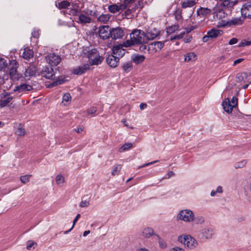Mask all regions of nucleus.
<instances>
[{
    "mask_svg": "<svg viewBox=\"0 0 251 251\" xmlns=\"http://www.w3.org/2000/svg\"><path fill=\"white\" fill-rule=\"evenodd\" d=\"M130 37L134 41L135 45L143 44L147 43L146 33L140 29H134L130 34Z\"/></svg>",
    "mask_w": 251,
    "mask_h": 251,
    "instance_id": "f257e3e1",
    "label": "nucleus"
},
{
    "mask_svg": "<svg viewBox=\"0 0 251 251\" xmlns=\"http://www.w3.org/2000/svg\"><path fill=\"white\" fill-rule=\"evenodd\" d=\"M178 241L190 249L196 248L198 245L197 240L189 235L179 236L178 237Z\"/></svg>",
    "mask_w": 251,
    "mask_h": 251,
    "instance_id": "f03ea898",
    "label": "nucleus"
},
{
    "mask_svg": "<svg viewBox=\"0 0 251 251\" xmlns=\"http://www.w3.org/2000/svg\"><path fill=\"white\" fill-rule=\"evenodd\" d=\"M194 219V214L192 211L184 209L179 211L176 216L177 220H181L186 222H191Z\"/></svg>",
    "mask_w": 251,
    "mask_h": 251,
    "instance_id": "7ed1b4c3",
    "label": "nucleus"
},
{
    "mask_svg": "<svg viewBox=\"0 0 251 251\" xmlns=\"http://www.w3.org/2000/svg\"><path fill=\"white\" fill-rule=\"evenodd\" d=\"M244 18L242 17H233L228 21H222L219 24H221V27L229 26H235L241 25L243 24Z\"/></svg>",
    "mask_w": 251,
    "mask_h": 251,
    "instance_id": "20e7f679",
    "label": "nucleus"
},
{
    "mask_svg": "<svg viewBox=\"0 0 251 251\" xmlns=\"http://www.w3.org/2000/svg\"><path fill=\"white\" fill-rule=\"evenodd\" d=\"M47 62L51 66H57L61 61V58L60 55L54 53H49L46 56Z\"/></svg>",
    "mask_w": 251,
    "mask_h": 251,
    "instance_id": "39448f33",
    "label": "nucleus"
},
{
    "mask_svg": "<svg viewBox=\"0 0 251 251\" xmlns=\"http://www.w3.org/2000/svg\"><path fill=\"white\" fill-rule=\"evenodd\" d=\"M241 13L244 19L251 18V1L247 2L243 5Z\"/></svg>",
    "mask_w": 251,
    "mask_h": 251,
    "instance_id": "423d86ee",
    "label": "nucleus"
},
{
    "mask_svg": "<svg viewBox=\"0 0 251 251\" xmlns=\"http://www.w3.org/2000/svg\"><path fill=\"white\" fill-rule=\"evenodd\" d=\"M110 29L108 25H102L99 27V34L100 38L103 40L107 39L110 37Z\"/></svg>",
    "mask_w": 251,
    "mask_h": 251,
    "instance_id": "0eeeda50",
    "label": "nucleus"
},
{
    "mask_svg": "<svg viewBox=\"0 0 251 251\" xmlns=\"http://www.w3.org/2000/svg\"><path fill=\"white\" fill-rule=\"evenodd\" d=\"M165 42V41L153 42L148 46V50L151 51V52H156L163 48Z\"/></svg>",
    "mask_w": 251,
    "mask_h": 251,
    "instance_id": "6e6552de",
    "label": "nucleus"
},
{
    "mask_svg": "<svg viewBox=\"0 0 251 251\" xmlns=\"http://www.w3.org/2000/svg\"><path fill=\"white\" fill-rule=\"evenodd\" d=\"M214 11L213 13V18L215 20H220L223 19L226 17V14L224 10L222 9L220 6H216L213 8Z\"/></svg>",
    "mask_w": 251,
    "mask_h": 251,
    "instance_id": "1a4fd4ad",
    "label": "nucleus"
},
{
    "mask_svg": "<svg viewBox=\"0 0 251 251\" xmlns=\"http://www.w3.org/2000/svg\"><path fill=\"white\" fill-rule=\"evenodd\" d=\"M41 75L48 79H52L54 77V71L51 67H46L44 68L41 72Z\"/></svg>",
    "mask_w": 251,
    "mask_h": 251,
    "instance_id": "9d476101",
    "label": "nucleus"
},
{
    "mask_svg": "<svg viewBox=\"0 0 251 251\" xmlns=\"http://www.w3.org/2000/svg\"><path fill=\"white\" fill-rule=\"evenodd\" d=\"M124 35V32L121 27H116L112 28L110 30V37L113 39H118L122 38Z\"/></svg>",
    "mask_w": 251,
    "mask_h": 251,
    "instance_id": "9b49d317",
    "label": "nucleus"
},
{
    "mask_svg": "<svg viewBox=\"0 0 251 251\" xmlns=\"http://www.w3.org/2000/svg\"><path fill=\"white\" fill-rule=\"evenodd\" d=\"M119 62V57H117L113 54H110L106 58L107 64L112 68L116 67Z\"/></svg>",
    "mask_w": 251,
    "mask_h": 251,
    "instance_id": "f8f14e48",
    "label": "nucleus"
},
{
    "mask_svg": "<svg viewBox=\"0 0 251 251\" xmlns=\"http://www.w3.org/2000/svg\"><path fill=\"white\" fill-rule=\"evenodd\" d=\"M125 54V51L123 49L122 44L115 46L112 48V54L113 55L116 56L117 57H122Z\"/></svg>",
    "mask_w": 251,
    "mask_h": 251,
    "instance_id": "ddd939ff",
    "label": "nucleus"
},
{
    "mask_svg": "<svg viewBox=\"0 0 251 251\" xmlns=\"http://www.w3.org/2000/svg\"><path fill=\"white\" fill-rule=\"evenodd\" d=\"M201 233L203 237L206 239H209L212 238L215 232L214 228L212 227H207L202 229Z\"/></svg>",
    "mask_w": 251,
    "mask_h": 251,
    "instance_id": "4468645a",
    "label": "nucleus"
},
{
    "mask_svg": "<svg viewBox=\"0 0 251 251\" xmlns=\"http://www.w3.org/2000/svg\"><path fill=\"white\" fill-rule=\"evenodd\" d=\"M160 35V31L157 30L156 28L149 30L146 33V38H147V42L150 40H153Z\"/></svg>",
    "mask_w": 251,
    "mask_h": 251,
    "instance_id": "2eb2a0df",
    "label": "nucleus"
},
{
    "mask_svg": "<svg viewBox=\"0 0 251 251\" xmlns=\"http://www.w3.org/2000/svg\"><path fill=\"white\" fill-rule=\"evenodd\" d=\"M1 100H0V106L3 107L6 106L12 100V97L8 96V94H1Z\"/></svg>",
    "mask_w": 251,
    "mask_h": 251,
    "instance_id": "dca6fc26",
    "label": "nucleus"
},
{
    "mask_svg": "<svg viewBox=\"0 0 251 251\" xmlns=\"http://www.w3.org/2000/svg\"><path fill=\"white\" fill-rule=\"evenodd\" d=\"M33 89L32 86L26 83H23L19 86H16V88L14 89L15 92L18 91L19 92H23L25 91H30Z\"/></svg>",
    "mask_w": 251,
    "mask_h": 251,
    "instance_id": "f3484780",
    "label": "nucleus"
},
{
    "mask_svg": "<svg viewBox=\"0 0 251 251\" xmlns=\"http://www.w3.org/2000/svg\"><path fill=\"white\" fill-rule=\"evenodd\" d=\"M90 69V65L88 64H83V65L78 67V68L74 69L73 73L75 75H81L84 73L86 71Z\"/></svg>",
    "mask_w": 251,
    "mask_h": 251,
    "instance_id": "a211bd4d",
    "label": "nucleus"
},
{
    "mask_svg": "<svg viewBox=\"0 0 251 251\" xmlns=\"http://www.w3.org/2000/svg\"><path fill=\"white\" fill-rule=\"evenodd\" d=\"M221 6L224 7H231L236 4L238 0H219Z\"/></svg>",
    "mask_w": 251,
    "mask_h": 251,
    "instance_id": "6ab92c4d",
    "label": "nucleus"
},
{
    "mask_svg": "<svg viewBox=\"0 0 251 251\" xmlns=\"http://www.w3.org/2000/svg\"><path fill=\"white\" fill-rule=\"evenodd\" d=\"M223 109L228 113H231L232 112L234 106L230 103L229 100L227 98L225 99L222 103Z\"/></svg>",
    "mask_w": 251,
    "mask_h": 251,
    "instance_id": "aec40b11",
    "label": "nucleus"
},
{
    "mask_svg": "<svg viewBox=\"0 0 251 251\" xmlns=\"http://www.w3.org/2000/svg\"><path fill=\"white\" fill-rule=\"evenodd\" d=\"M211 9L208 8L201 7L197 10V15L201 17H204L210 14Z\"/></svg>",
    "mask_w": 251,
    "mask_h": 251,
    "instance_id": "412c9836",
    "label": "nucleus"
},
{
    "mask_svg": "<svg viewBox=\"0 0 251 251\" xmlns=\"http://www.w3.org/2000/svg\"><path fill=\"white\" fill-rule=\"evenodd\" d=\"M132 61L136 64L142 63L145 59V56L143 55H133L131 58Z\"/></svg>",
    "mask_w": 251,
    "mask_h": 251,
    "instance_id": "4be33fe9",
    "label": "nucleus"
},
{
    "mask_svg": "<svg viewBox=\"0 0 251 251\" xmlns=\"http://www.w3.org/2000/svg\"><path fill=\"white\" fill-rule=\"evenodd\" d=\"M103 59L104 57L100 56L99 54L96 57H94L92 59L89 60V61L91 65H97L100 64Z\"/></svg>",
    "mask_w": 251,
    "mask_h": 251,
    "instance_id": "5701e85b",
    "label": "nucleus"
},
{
    "mask_svg": "<svg viewBox=\"0 0 251 251\" xmlns=\"http://www.w3.org/2000/svg\"><path fill=\"white\" fill-rule=\"evenodd\" d=\"M221 31H222L220 30L212 28L209 30L207 33L210 37V39H212L217 37L219 35H220L221 34L220 32Z\"/></svg>",
    "mask_w": 251,
    "mask_h": 251,
    "instance_id": "b1692460",
    "label": "nucleus"
},
{
    "mask_svg": "<svg viewBox=\"0 0 251 251\" xmlns=\"http://www.w3.org/2000/svg\"><path fill=\"white\" fill-rule=\"evenodd\" d=\"M97 107L95 106H92L88 108L87 111V115L86 116H89L91 117H95L96 115H98L99 113H97Z\"/></svg>",
    "mask_w": 251,
    "mask_h": 251,
    "instance_id": "393cba45",
    "label": "nucleus"
},
{
    "mask_svg": "<svg viewBox=\"0 0 251 251\" xmlns=\"http://www.w3.org/2000/svg\"><path fill=\"white\" fill-rule=\"evenodd\" d=\"M197 59V56L194 52H191L185 55L184 61H195Z\"/></svg>",
    "mask_w": 251,
    "mask_h": 251,
    "instance_id": "a878e982",
    "label": "nucleus"
},
{
    "mask_svg": "<svg viewBox=\"0 0 251 251\" xmlns=\"http://www.w3.org/2000/svg\"><path fill=\"white\" fill-rule=\"evenodd\" d=\"M78 19L80 23L83 24L90 23L91 21V18L85 16L83 14L79 15Z\"/></svg>",
    "mask_w": 251,
    "mask_h": 251,
    "instance_id": "bb28decb",
    "label": "nucleus"
},
{
    "mask_svg": "<svg viewBox=\"0 0 251 251\" xmlns=\"http://www.w3.org/2000/svg\"><path fill=\"white\" fill-rule=\"evenodd\" d=\"M33 56V51L29 49H25L23 53V57L26 59L29 60Z\"/></svg>",
    "mask_w": 251,
    "mask_h": 251,
    "instance_id": "cd10ccee",
    "label": "nucleus"
},
{
    "mask_svg": "<svg viewBox=\"0 0 251 251\" xmlns=\"http://www.w3.org/2000/svg\"><path fill=\"white\" fill-rule=\"evenodd\" d=\"M99 52L96 49H92L88 50L87 52V55L89 59V60L92 59L94 57H96L99 55Z\"/></svg>",
    "mask_w": 251,
    "mask_h": 251,
    "instance_id": "c85d7f7f",
    "label": "nucleus"
},
{
    "mask_svg": "<svg viewBox=\"0 0 251 251\" xmlns=\"http://www.w3.org/2000/svg\"><path fill=\"white\" fill-rule=\"evenodd\" d=\"M196 4V2L193 0H184L181 2L182 7L186 8L187 7H192Z\"/></svg>",
    "mask_w": 251,
    "mask_h": 251,
    "instance_id": "c756f323",
    "label": "nucleus"
},
{
    "mask_svg": "<svg viewBox=\"0 0 251 251\" xmlns=\"http://www.w3.org/2000/svg\"><path fill=\"white\" fill-rule=\"evenodd\" d=\"M122 67L123 71L127 73L131 71L132 68V64L131 62H125L122 64Z\"/></svg>",
    "mask_w": 251,
    "mask_h": 251,
    "instance_id": "7c9ffc66",
    "label": "nucleus"
},
{
    "mask_svg": "<svg viewBox=\"0 0 251 251\" xmlns=\"http://www.w3.org/2000/svg\"><path fill=\"white\" fill-rule=\"evenodd\" d=\"M154 231L152 228L148 227L144 229L143 231V235L146 237L149 238L153 234Z\"/></svg>",
    "mask_w": 251,
    "mask_h": 251,
    "instance_id": "2f4dec72",
    "label": "nucleus"
},
{
    "mask_svg": "<svg viewBox=\"0 0 251 251\" xmlns=\"http://www.w3.org/2000/svg\"><path fill=\"white\" fill-rule=\"evenodd\" d=\"M179 27V25H173L170 26L167 28V33L168 34H171L176 31Z\"/></svg>",
    "mask_w": 251,
    "mask_h": 251,
    "instance_id": "473e14b6",
    "label": "nucleus"
},
{
    "mask_svg": "<svg viewBox=\"0 0 251 251\" xmlns=\"http://www.w3.org/2000/svg\"><path fill=\"white\" fill-rule=\"evenodd\" d=\"M66 80L62 76L59 77L57 80L50 84L51 87H54L58 84H62L65 83Z\"/></svg>",
    "mask_w": 251,
    "mask_h": 251,
    "instance_id": "72a5a7b5",
    "label": "nucleus"
},
{
    "mask_svg": "<svg viewBox=\"0 0 251 251\" xmlns=\"http://www.w3.org/2000/svg\"><path fill=\"white\" fill-rule=\"evenodd\" d=\"M108 9L112 13H115L119 11L118 5L116 4L109 5Z\"/></svg>",
    "mask_w": 251,
    "mask_h": 251,
    "instance_id": "f704fd0d",
    "label": "nucleus"
},
{
    "mask_svg": "<svg viewBox=\"0 0 251 251\" xmlns=\"http://www.w3.org/2000/svg\"><path fill=\"white\" fill-rule=\"evenodd\" d=\"M143 7V3L142 0H138L137 3L135 4L134 7H132L133 11H136L137 10L140 11Z\"/></svg>",
    "mask_w": 251,
    "mask_h": 251,
    "instance_id": "c9c22d12",
    "label": "nucleus"
},
{
    "mask_svg": "<svg viewBox=\"0 0 251 251\" xmlns=\"http://www.w3.org/2000/svg\"><path fill=\"white\" fill-rule=\"evenodd\" d=\"M133 41H134L132 40V39H131V37H130V40H127L126 41L124 42L123 44H122V45L123 47H130L135 45Z\"/></svg>",
    "mask_w": 251,
    "mask_h": 251,
    "instance_id": "e433bc0d",
    "label": "nucleus"
},
{
    "mask_svg": "<svg viewBox=\"0 0 251 251\" xmlns=\"http://www.w3.org/2000/svg\"><path fill=\"white\" fill-rule=\"evenodd\" d=\"M109 19V16L107 14H102L99 16L98 20L100 22L106 23Z\"/></svg>",
    "mask_w": 251,
    "mask_h": 251,
    "instance_id": "4c0bfd02",
    "label": "nucleus"
},
{
    "mask_svg": "<svg viewBox=\"0 0 251 251\" xmlns=\"http://www.w3.org/2000/svg\"><path fill=\"white\" fill-rule=\"evenodd\" d=\"M70 3L67 0H63L61 1L58 4V7L60 9H65L70 6Z\"/></svg>",
    "mask_w": 251,
    "mask_h": 251,
    "instance_id": "58836bf2",
    "label": "nucleus"
},
{
    "mask_svg": "<svg viewBox=\"0 0 251 251\" xmlns=\"http://www.w3.org/2000/svg\"><path fill=\"white\" fill-rule=\"evenodd\" d=\"M7 66L6 60L3 58H0V71L6 69Z\"/></svg>",
    "mask_w": 251,
    "mask_h": 251,
    "instance_id": "ea45409f",
    "label": "nucleus"
},
{
    "mask_svg": "<svg viewBox=\"0 0 251 251\" xmlns=\"http://www.w3.org/2000/svg\"><path fill=\"white\" fill-rule=\"evenodd\" d=\"M132 144L130 143H125L120 149V151H126L132 148Z\"/></svg>",
    "mask_w": 251,
    "mask_h": 251,
    "instance_id": "a19ab883",
    "label": "nucleus"
},
{
    "mask_svg": "<svg viewBox=\"0 0 251 251\" xmlns=\"http://www.w3.org/2000/svg\"><path fill=\"white\" fill-rule=\"evenodd\" d=\"M56 183L58 185H62L64 182V178L61 175H58L55 178Z\"/></svg>",
    "mask_w": 251,
    "mask_h": 251,
    "instance_id": "79ce46f5",
    "label": "nucleus"
},
{
    "mask_svg": "<svg viewBox=\"0 0 251 251\" xmlns=\"http://www.w3.org/2000/svg\"><path fill=\"white\" fill-rule=\"evenodd\" d=\"M31 176V175H29L22 176L20 177L21 181H22V183L25 184L29 181Z\"/></svg>",
    "mask_w": 251,
    "mask_h": 251,
    "instance_id": "37998d69",
    "label": "nucleus"
},
{
    "mask_svg": "<svg viewBox=\"0 0 251 251\" xmlns=\"http://www.w3.org/2000/svg\"><path fill=\"white\" fill-rule=\"evenodd\" d=\"M247 163L246 160H244L240 162H237L234 164V167L236 169L243 168Z\"/></svg>",
    "mask_w": 251,
    "mask_h": 251,
    "instance_id": "c03bdc74",
    "label": "nucleus"
},
{
    "mask_svg": "<svg viewBox=\"0 0 251 251\" xmlns=\"http://www.w3.org/2000/svg\"><path fill=\"white\" fill-rule=\"evenodd\" d=\"M195 223L197 224H201L204 222V218L202 216H197L194 217V220Z\"/></svg>",
    "mask_w": 251,
    "mask_h": 251,
    "instance_id": "a18cd8bd",
    "label": "nucleus"
},
{
    "mask_svg": "<svg viewBox=\"0 0 251 251\" xmlns=\"http://www.w3.org/2000/svg\"><path fill=\"white\" fill-rule=\"evenodd\" d=\"M121 166L120 165H118L114 166L112 170L111 174L112 175L115 176L116 175H118L117 172H119L121 170Z\"/></svg>",
    "mask_w": 251,
    "mask_h": 251,
    "instance_id": "49530a36",
    "label": "nucleus"
},
{
    "mask_svg": "<svg viewBox=\"0 0 251 251\" xmlns=\"http://www.w3.org/2000/svg\"><path fill=\"white\" fill-rule=\"evenodd\" d=\"M175 16L177 20H181L182 18L181 10L180 9H176L175 12Z\"/></svg>",
    "mask_w": 251,
    "mask_h": 251,
    "instance_id": "de8ad7c7",
    "label": "nucleus"
},
{
    "mask_svg": "<svg viewBox=\"0 0 251 251\" xmlns=\"http://www.w3.org/2000/svg\"><path fill=\"white\" fill-rule=\"evenodd\" d=\"M17 73V66L15 67H11L9 69V73L10 75L12 76H14L15 75H16Z\"/></svg>",
    "mask_w": 251,
    "mask_h": 251,
    "instance_id": "09e8293b",
    "label": "nucleus"
},
{
    "mask_svg": "<svg viewBox=\"0 0 251 251\" xmlns=\"http://www.w3.org/2000/svg\"><path fill=\"white\" fill-rule=\"evenodd\" d=\"M251 45V40L250 41H246L244 40L242 41L239 45V47H243L245 46H248Z\"/></svg>",
    "mask_w": 251,
    "mask_h": 251,
    "instance_id": "8fccbe9b",
    "label": "nucleus"
},
{
    "mask_svg": "<svg viewBox=\"0 0 251 251\" xmlns=\"http://www.w3.org/2000/svg\"><path fill=\"white\" fill-rule=\"evenodd\" d=\"M71 100V96L69 93L65 94L62 98V101L68 102Z\"/></svg>",
    "mask_w": 251,
    "mask_h": 251,
    "instance_id": "3c124183",
    "label": "nucleus"
},
{
    "mask_svg": "<svg viewBox=\"0 0 251 251\" xmlns=\"http://www.w3.org/2000/svg\"><path fill=\"white\" fill-rule=\"evenodd\" d=\"M25 130L22 127H18L16 133L19 136L24 135L25 134Z\"/></svg>",
    "mask_w": 251,
    "mask_h": 251,
    "instance_id": "603ef678",
    "label": "nucleus"
},
{
    "mask_svg": "<svg viewBox=\"0 0 251 251\" xmlns=\"http://www.w3.org/2000/svg\"><path fill=\"white\" fill-rule=\"evenodd\" d=\"M90 205V203L89 201H82L79 204V206L81 207H88Z\"/></svg>",
    "mask_w": 251,
    "mask_h": 251,
    "instance_id": "864d4df0",
    "label": "nucleus"
},
{
    "mask_svg": "<svg viewBox=\"0 0 251 251\" xmlns=\"http://www.w3.org/2000/svg\"><path fill=\"white\" fill-rule=\"evenodd\" d=\"M32 37L34 38H38L39 37V30L34 29L32 32Z\"/></svg>",
    "mask_w": 251,
    "mask_h": 251,
    "instance_id": "5fc2aeb1",
    "label": "nucleus"
},
{
    "mask_svg": "<svg viewBox=\"0 0 251 251\" xmlns=\"http://www.w3.org/2000/svg\"><path fill=\"white\" fill-rule=\"evenodd\" d=\"M127 7V4L125 3V2L124 3H121L119 5H118L119 10H124L126 9V8Z\"/></svg>",
    "mask_w": 251,
    "mask_h": 251,
    "instance_id": "6e6d98bb",
    "label": "nucleus"
},
{
    "mask_svg": "<svg viewBox=\"0 0 251 251\" xmlns=\"http://www.w3.org/2000/svg\"><path fill=\"white\" fill-rule=\"evenodd\" d=\"M231 103L233 104L232 105L234 106V107L237 106L238 103V99L236 97H233L231 100Z\"/></svg>",
    "mask_w": 251,
    "mask_h": 251,
    "instance_id": "4d7b16f0",
    "label": "nucleus"
},
{
    "mask_svg": "<svg viewBox=\"0 0 251 251\" xmlns=\"http://www.w3.org/2000/svg\"><path fill=\"white\" fill-rule=\"evenodd\" d=\"M34 75V73L33 72H30V69H27L25 70V76H30Z\"/></svg>",
    "mask_w": 251,
    "mask_h": 251,
    "instance_id": "13d9d810",
    "label": "nucleus"
},
{
    "mask_svg": "<svg viewBox=\"0 0 251 251\" xmlns=\"http://www.w3.org/2000/svg\"><path fill=\"white\" fill-rule=\"evenodd\" d=\"M145 44H140V46L139 47V50L141 51V52H145L146 51V50H148V49H147V46L146 45H145Z\"/></svg>",
    "mask_w": 251,
    "mask_h": 251,
    "instance_id": "bf43d9fd",
    "label": "nucleus"
},
{
    "mask_svg": "<svg viewBox=\"0 0 251 251\" xmlns=\"http://www.w3.org/2000/svg\"><path fill=\"white\" fill-rule=\"evenodd\" d=\"M159 244L160 247L162 249L165 248L167 247L166 243L163 240L159 239Z\"/></svg>",
    "mask_w": 251,
    "mask_h": 251,
    "instance_id": "052dcab7",
    "label": "nucleus"
},
{
    "mask_svg": "<svg viewBox=\"0 0 251 251\" xmlns=\"http://www.w3.org/2000/svg\"><path fill=\"white\" fill-rule=\"evenodd\" d=\"M133 11V10L131 9H129V8H128L127 9H126L125 12V13L123 15V16H124L125 17H127L128 16H129V15H130V14L131 13L132 11Z\"/></svg>",
    "mask_w": 251,
    "mask_h": 251,
    "instance_id": "680f3d73",
    "label": "nucleus"
},
{
    "mask_svg": "<svg viewBox=\"0 0 251 251\" xmlns=\"http://www.w3.org/2000/svg\"><path fill=\"white\" fill-rule=\"evenodd\" d=\"M237 42H238V39L237 38H233L229 40L228 44L230 45H232L237 43Z\"/></svg>",
    "mask_w": 251,
    "mask_h": 251,
    "instance_id": "e2e57ef3",
    "label": "nucleus"
},
{
    "mask_svg": "<svg viewBox=\"0 0 251 251\" xmlns=\"http://www.w3.org/2000/svg\"><path fill=\"white\" fill-rule=\"evenodd\" d=\"M80 215L79 214H77V215L76 216V217H75V218L74 219V220L73 221V225L72 226V228H74L75 223H76V222L77 221L78 219L80 218Z\"/></svg>",
    "mask_w": 251,
    "mask_h": 251,
    "instance_id": "0e129e2a",
    "label": "nucleus"
},
{
    "mask_svg": "<svg viewBox=\"0 0 251 251\" xmlns=\"http://www.w3.org/2000/svg\"><path fill=\"white\" fill-rule=\"evenodd\" d=\"M244 60V59L243 58H239L236 60H235L234 61V63H233V66H236V65H237L238 64L241 63V62H242Z\"/></svg>",
    "mask_w": 251,
    "mask_h": 251,
    "instance_id": "69168bd1",
    "label": "nucleus"
},
{
    "mask_svg": "<svg viewBox=\"0 0 251 251\" xmlns=\"http://www.w3.org/2000/svg\"><path fill=\"white\" fill-rule=\"evenodd\" d=\"M192 39V37L190 36L185 37L184 38L183 40L185 43H187L190 42L191 41Z\"/></svg>",
    "mask_w": 251,
    "mask_h": 251,
    "instance_id": "338daca9",
    "label": "nucleus"
},
{
    "mask_svg": "<svg viewBox=\"0 0 251 251\" xmlns=\"http://www.w3.org/2000/svg\"><path fill=\"white\" fill-rule=\"evenodd\" d=\"M170 251H185V250L182 248L177 247H175V248L172 249L170 250Z\"/></svg>",
    "mask_w": 251,
    "mask_h": 251,
    "instance_id": "774afa93",
    "label": "nucleus"
}]
</instances>
